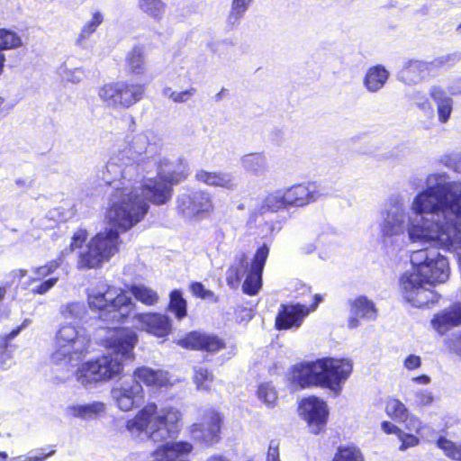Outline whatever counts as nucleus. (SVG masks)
I'll return each mask as SVG.
<instances>
[{
	"instance_id": "bf43d9fd",
	"label": "nucleus",
	"mask_w": 461,
	"mask_h": 461,
	"mask_svg": "<svg viewBox=\"0 0 461 461\" xmlns=\"http://www.w3.org/2000/svg\"><path fill=\"white\" fill-rule=\"evenodd\" d=\"M267 461H280L278 446L275 441H271L269 444Z\"/></svg>"
},
{
	"instance_id": "0e129e2a",
	"label": "nucleus",
	"mask_w": 461,
	"mask_h": 461,
	"mask_svg": "<svg viewBox=\"0 0 461 461\" xmlns=\"http://www.w3.org/2000/svg\"><path fill=\"white\" fill-rule=\"evenodd\" d=\"M32 323V321L30 319H25L22 324L20 326H18L17 328L14 329L11 332H10V338H15L16 336L19 335V333L24 330L25 328H27L30 324Z\"/></svg>"
},
{
	"instance_id": "4d7b16f0",
	"label": "nucleus",
	"mask_w": 461,
	"mask_h": 461,
	"mask_svg": "<svg viewBox=\"0 0 461 461\" xmlns=\"http://www.w3.org/2000/svg\"><path fill=\"white\" fill-rule=\"evenodd\" d=\"M421 366V358L420 357L411 354L406 357L403 361V366L409 371L416 370Z\"/></svg>"
},
{
	"instance_id": "4be33fe9",
	"label": "nucleus",
	"mask_w": 461,
	"mask_h": 461,
	"mask_svg": "<svg viewBox=\"0 0 461 461\" xmlns=\"http://www.w3.org/2000/svg\"><path fill=\"white\" fill-rule=\"evenodd\" d=\"M431 325L440 335L461 325V303H455L435 314L431 320Z\"/></svg>"
},
{
	"instance_id": "20e7f679",
	"label": "nucleus",
	"mask_w": 461,
	"mask_h": 461,
	"mask_svg": "<svg viewBox=\"0 0 461 461\" xmlns=\"http://www.w3.org/2000/svg\"><path fill=\"white\" fill-rule=\"evenodd\" d=\"M181 412L175 407L158 409L157 404L148 403L134 418L127 420L126 429L132 437L162 442L174 438L180 429Z\"/></svg>"
},
{
	"instance_id": "1a4fd4ad",
	"label": "nucleus",
	"mask_w": 461,
	"mask_h": 461,
	"mask_svg": "<svg viewBox=\"0 0 461 461\" xmlns=\"http://www.w3.org/2000/svg\"><path fill=\"white\" fill-rule=\"evenodd\" d=\"M268 254L269 248L267 244H263L257 249L251 262L249 261L245 253H238L229 269L228 281L230 278L240 281L245 277L242 285L243 293L250 296L256 295L262 286V273Z\"/></svg>"
},
{
	"instance_id": "bb28decb",
	"label": "nucleus",
	"mask_w": 461,
	"mask_h": 461,
	"mask_svg": "<svg viewBox=\"0 0 461 461\" xmlns=\"http://www.w3.org/2000/svg\"><path fill=\"white\" fill-rule=\"evenodd\" d=\"M131 379L139 381L140 384L142 382L147 385L158 387L167 386L170 383L167 372L163 370H154L147 366H141L135 369Z\"/></svg>"
},
{
	"instance_id": "6e6552de",
	"label": "nucleus",
	"mask_w": 461,
	"mask_h": 461,
	"mask_svg": "<svg viewBox=\"0 0 461 461\" xmlns=\"http://www.w3.org/2000/svg\"><path fill=\"white\" fill-rule=\"evenodd\" d=\"M90 338L86 330L72 324L62 325L56 334V349L50 359L55 366H75L87 352Z\"/></svg>"
},
{
	"instance_id": "2f4dec72",
	"label": "nucleus",
	"mask_w": 461,
	"mask_h": 461,
	"mask_svg": "<svg viewBox=\"0 0 461 461\" xmlns=\"http://www.w3.org/2000/svg\"><path fill=\"white\" fill-rule=\"evenodd\" d=\"M67 255L68 250H62L57 259L50 260L44 266L32 268V271L34 276L30 279V285L40 282L53 274L60 267Z\"/></svg>"
},
{
	"instance_id": "58836bf2",
	"label": "nucleus",
	"mask_w": 461,
	"mask_h": 461,
	"mask_svg": "<svg viewBox=\"0 0 461 461\" xmlns=\"http://www.w3.org/2000/svg\"><path fill=\"white\" fill-rule=\"evenodd\" d=\"M252 0H231L230 10L227 18L228 24L234 26L240 23L248 11Z\"/></svg>"
},
{
	"instance_id": "423d86ee",
	"label": "nucleus",
	"mask_w": 461,
	"mask_h": 461,
	"mask_svg": "<svg viewBox=\"0 0 461 461\" xmlns=\"http://www.w3.org/2000/svg\"><path fill=\"white\" fill-rule=\"evenodd\" d=\"M113 228H106L93 237L87 245L83 248V244L87 239V231L80 229L77 230L71 240V243L68 250V254L73 252L77 249L81 250L78 252L77 267L79 270H87L97 268L104 262H107L119 251L120 236L119 231L125 232L118 226L112 223ZM128 230H126L127 231Z\"/></svg>"
},
{
	"instance_id": "2eb2a0df",
	"label": "nucleus",
	"mask_w": 461,
	"mask_h": 461,
	"mask_svg": "<svg viewBox=\"0 0 461 461\" xmlns=\"http://www.w3.org/2000/svg\"><path fill=\"white\" fill-rule=\"evenodd\" d=\"M176 209L185 218L192 219L212 209L208 193L201 190H187L176 198Z\"/></svg>"
},
{
	"instance_id": "5701e85b",
	"label": "nucleus",
	"mask_w": 461,
	"mask_h": 461,
	"mask_svg": "<svg viewBox=\"0 0 461 461\" xmlns=\"http://www.w3.org/2000/svg\"><path fill=\"white\" fill-rule=\"evenodd\" d=\"M429 96L436 105L438 122L446 124L449 122L454 111V100L440 86H431L429 90Z\"/></svg>"
},
{
	"instance_id": "b1692460",
	"label": "nucleus",
	"mask_w": 461,
	"mask_h": 461,
	"mask_svg": "<svg viewBox=\"0 0 461 461\" xmlns=\"http://www.w3.org/2000/svg\"><path fill=\"white\" fill-rule=\"evenodd\" d=\"M284 191L288 206H304L316 201L320 196L313 184L294 185L289 188L284 189Z\"/></svg>"
},
{
	"instance_id": "603ef678",
	"label": "nucleus",
	"mask_w": 461,
	"mask_h": 461,
	"mask_svg": "<svg viewBox=\"0 0 461 461\" xmlns=\"http://www.w3.org/2000/svg\"><path fill=\"white\" fill-rule=\"evenodd\" d=\"M61 76L64 80L74 84L81 82L86 77L84 70L79 68L74 69L65 68Z\"/></svg>"
},
{
	"instance_id": "9d476101",
	"label": "nucleus",
	"mask_w": 461,
	"mask_h": 461,
	"mask_svg": "<svg viewBox=\"0 0 461 461\" xmlns=\"http://www.w3.org/2000/svg\"><path fill=\"white\" fill-rule=\"evenodd\" d=\"M412 270L403 275H415L429 285L445 283L449 276V266L446 257L436 249H422L411 254Z\"/></svg>"
},
{
	"instance_id": "cd10ccee",
	"label": "nucleus",
	"mask_w": 461,
	"mask_h": 461,
	"mask_svg": "<svg viewBox=\"0 0 461 461\" xmlns=\"http://www.w3.org/2000/svg\"><path fill=\"white\" fill-rule=\"evenodd\" d=\"M389 77L388 70L382 65L371 67L366 71L363 84L370 93H376L384 87Z\"/></svg>"
},
{
	"instance_id": "c756f323",
	"label": "nucleus",
	"mask_w": 461,
	"mask_h": 461,
	"mask_svg": "<svg viewBox=\"0 0 461 461\" xmlns=\"http://www.w3.org/2000/svg\"><path fill=\"white\" fill-rule=\"evenodd\" d=\"M126 67L130 73L140 76L146 71L144 50L140 46H134L126 56Z\"/></svg>"
},
{
	"instance_id": "0eeeda50",
	"label": "nucleus",
	"mask_w": 461,
	"mask_h": 461,
	"mask_svg": "<svg viewBox=\"0 0 461 461\" xmlns=\"http://www.w3.org/2000/svg\"><path fill=\"white\" fill-rule=\"evenodd\" d=\"M87 301L90 309L99 312V318L107 324L123 323L136 307L126 293L104 282L88 289Z\"/></svg>"
},
{
	"instance_id": "c85d7f7f",
	"label": "nucleus",
	"mask_w": 461,
	"mask_h": 461,
	"mask_svg": "<svg viewBox=\"0 0 461 461\" xmlns=\"http://www.w3.org/2000/svg\"><path fill=\"white\" fill-rule=\"evenodd\" d=\"M240 163L247 172L255 176H261L268 170L267 158L263 153L246 154Z\"/></svg>"
},
{
	"instance_id": "680f3d73",
	"label": "nucleus",
	"mask_w": 461,
	"mask_h": 461,
	"mask_svg": "<svg viewBox=\"0 0 461 461\" xmlns=\"http://www.w3.org/2000/svg\"><path fill=\"white\" fill-rule=\"evenodd\" d=\"M190 289H191L192 294L194 296L201 298V299L203 298V294L207 291V289L204 287V285L200 282L192 283L190 285Z\"/></svg>"
},
{
	"instance_id": "f257e3e1",
	"label": "nucleus",
	"mask_w": 461,
	"mask_h": 461,
	"mask_svg": "<svg viewBox=\"0 0 461 461\" xmlns=\"http://www.w3.org/2000/svg\"><path fill=\"white\" fill-rule=\"evenodd\" d=\"M153 132L147 131L135 135L130 145L114 152L109 158L104 173L106 183L108 206L106 218L122 230H130L143 220L149 205L140 198L138 185L144 175L151 171L152 158L158 151L156 144L150 143Z\"/></svg>"
},
{
	"instance_id": "79ce46f5",
	"label": "nucleus",
	"mask_w": 461,
	"mask_h": 461,
	"mask_svg": "<svg viewBox=\"0 0 461 461\" xmlns=\"http://www.w3.org/2000/svg\"><path fill=\"white\" fill-rule=\"evenodd\" d=\"M437 447L440 448L447 457L461 461V441L454 442L445 437H439L437 440Z\"/></svg>"
},
{
	"instance_id": "4c0bfd02",
	"label": "nucleus",
	"mask_w": 461,
	"mask_h": 461,
	"mask_svg": "<svg viewBox=\"0 0 461 461\" xmlns=\"http://www.w3.org/2000/svg\"><path fill=\"white\" fill-rule=\"evenodd\" d=\"M193 379L197 390L209 391L214 380V375L206 367L197 366L194 367Z\"/></svg>"
},
{
	"instance_id": "052dcab7",
	"label": "nucleus",
	"mask_w": 461,
	"mask_h": 461,
	"mask_svg": "<svg viewBox=\"0 0 461 461\" xmlns=\"http://www.w3.org/2000/svg\"><path fill=\"white\" fill-rule=\"evenodd\" d=\"M448 95H461V77L453 80L447 86Z\"/></svg>"
},
{
	"instance_id": "de8ad7c7",
	"label": "nucleus",
	"mask_w": 461,
	"mask_h": 461,
	"mask_svg": "<svg viewBox=\"0 0 461 461\" xmlns=\"http://www.w3.org/2000/svg\"><path fill=\"white\" fill-rule=\"evenodd\" d=\"M332 461H364L360 451L354 447H342L338 449Z\"/></svg>"
},
{
	"instance_id": "c9c22d12",
	"label": "nucleus",
	"mask_w": 461,
	"mask_h": 461,
	"mask_svg": "<svg viewBox=\"0 0 461 461\" xmlns=\"http://www.w3.org/2000/svg\"><path fill=\"white\" fill-rule=\"evenodd\" d=\"M187 303L179 290H173L169 294L168 311L174 313L177 320H182L187 314Z\"/></svg>"
},
{
	"instance_id": "aec40b11",
	"label": "nucleus",
	"mask_w": 461,
	"mask_h": 461,
	"mask_svg": "<svg viewBox=\"0 0 461 461\" xmlns=\"http://www.w3.org/2000/svg\"><path fill=\"white\" fill-rule=\"evenodd\" d=\"M432 72L429 61L407 59L398 71L397 79L407 86H413L425 80Z\"/></svg>"
},
{
	"instance_id": "7c9ffc66",
	"label": "nucleus",
	"mask_w": 461,
	"mask_h": 461,
	"mask_svg": "<svg viewBox=\"0 0 461 461\" xmlns=\"http://www.w3.org/2000/svg\"><path fill=\"white\" fill-rule=\"evenodd\" d=\"M129 291L138 302L146 306H153L159 300L157 291L142 284L131 285Z\"/></svg>"
},
{
	"instance_id": "e2e57ef3",
	"label": "nucleus",
	"mask_w": 461,
	"mask_h": 461,
	"mask_svg": "<svg viewBox=\"0 0 461 461\" xmlns=\"http://www.w3.org/2000/svg\"><path fill=\"white\" fill-rule=\"evenodd\" d=\"M381 427H382V429L386 433V434H395L397 435V437H399L400 433L402 432V429L397 427L396 425H394L393 423L390 422V421H383L382 424H381Z\"/></svg>"
},
{
	"instance_id": "a18cd8bd",
	"label": "nucleus",
	"mask_w": 461,
	"mask_h": 461,
	"mask_svg": "<svg viewBox=\"0 0 461 461\" xmlns=\"http://www.w3.org/2000/svg\"><path fill=\"white\" fill-rule=\"evenodd\" d=\"M461 60V52L455 51L447 55L439 56L429 61L433 71L438 68H449Z\"/></svg>"
},
{
	"instance_id": "ea45409f",
	"label": "nucleus",
	"mask_w": 461,
	"mask_h": 461,
	"mask_svg": "<svg viewBox=\"0 0 461 461\" xmlns=\"http://www.w3.org/2000/svg\"><path fill=\"white\" fill-rule=\"evenodd\" d=\"M385 411L393 420L402 422L407 419L409 410L400 400L391 398L386 402Z\"/></svg>"
},
{
	"instance_id": "338daca9",
	"label": "nucleus",
	"mask_w": 461,
	"mask_h": 461,
	"mask_svg": "<svg viewBox=\"0 0 461 461\" xmlns=\"http://www.w3.org/2000/svg\"><path fill=\"white\" fill-rule=\"evenodd\" d=\"M12 106H9L6 99L4 96L0 95V114L7 113Z\"/></svg>"
},
{
	"instance_id": "8fccbe9b",
	"label": "nucleus",
	"mask_w": 461,
	"mask_h": 461,
	"mask_svg": "<svg viewBox=\"0 0 461 461\" xmlns=\"http://www.w3.org/2000/svg\"><path fill=\"white\" fill-rule=\"evenodd\" d=\"M438 162L446 167L461 174V153L444 154L439 158Z\"/></svg>"
},
{
	"instance_id": "864d4df0",
	"label": "nucleus",
	"mask_w": 461,
	"mask_h": 461,
	"mask_svg": "<svg viewBox=\"0 0 461 461\" xmlns=\"http://www.w3.org/2000/svg\"><path fill=\"white\" fill-rule=\"evenodd\" d=\"M398 438L401 441V445L399 447L401 451H404L410 447H416L420 443V439L416 436L413 434L405 433L402 430L400 433Z\"/></svg>"
},
{
	"instance_id": "dca6fc26",
	"label": "nucleus",
	"mask_w": 461,
	"mask_h": 461,
	"mask_svg": "<svg viewBox=\"0 0 461 461\" xmlns=\"http://www.w3.org/2000/svg\"><path fill=\"white\" fill-rule=\"evenodd\" d=\"M299 412L313 434H319L327 423V404L316 396L303 399L299 404Z\"/></svg>"
},
{
	"instance_id": "39448f33",
	"label": "nucleus",
	"mask_w": 461,
	"mask_h": 461,
	"mask_svg": "<svg viewBox=\"0 0 461 461\" xmlns=\"http://www.w3.org/2000/svg\"><path fill=\"white\" fill-rule=\"evenodd\" d=\"M152 167L157 172L156 177L143 176L138 185L140 198L147 203L151 202L160 205L167 203L172 196V185H176L187 178L190 174L189 167L185 159L177 158H152Z\"/></svg>"
},
{
	"instance_id": "5fc2aeb1",
	"label": "nucleus",
	"mask_w": 461,
	"mask_h": 461,
	"mask_svg": "<svg viewBox=\"0 0 461 461\" xmlns=\"http://www.w3.org/2000/svg\"><path fill=\"white\" fill-rule=\"evenodd\" d=\"M402 422L405 423L407 429L417 433H419L422 428L421 420L417 416L410 413V411L408 412L407 419L403 420Z\"/></svg>"
},
{
	"instance_id": "f704fd0d",
	"label": "nucleus",
	"mask_w": 461,
	"mask_h": 461,
	"mask_svg": "<svg viewBox=\"0 0 461 461\" xmlns=\"http://www.w3.org/2000/svg\"><path fill=\"white\" fill-rule=\"evenodd\" d=\"M59 312L66 320L82 321L86 315L87 310L83 302H71L61 305Z\"/></svg>"
},
{
	"instance_id": "69168bd1",
	"label": "nucleus",
	"mask_w": 461,
	"mask_h": 461,
	"mask_svg": "<svg viewBox=\"0 0 461 461\" xmlns=\"http://www.w3.org/2000/svg\"><path fill=\"white\" fill-rule=\"evenodd\" d=\"M411 381L419 384H428L430 383V377L427 375H421L412 377Z\"/></svg>"
},
{
	"instance_id": "ddd939ff",
	"label": "nucleus",
	"mask_w": 461,
	"mask_h": 461,
	"mask_svg": "<svg viewBox=\"0 0 461 461\" xmlns=\"http://www.w3.org/2000/svg\"><path fill=\"white\" fill-rule=\"evenodd\" d=\"M402 297L412 306L421 308L438 303L439 296L427 288L415 275H402L400 280Z\"/></svg>"
},
{
	"instance_id": "3c124183",
	"label": "nucleus",
	"mask_w": 461,
	"mask_h": 461,
	"mask_svg": "<svg viewBox=\"0 0 461 461\" xmlns=\"http://www.w3.org/2000/svg\"><path fill=\"white\" fill-rule=\"evenodd\" d=\"M59 277H50L47 280L37 282L35 284L30 285V282L28 283V285L32 286L31 292L33 294H46L50 289H52L55 285L58 283Z\"/></svg>"
},
{
	"instance_id": "7ed1b4c3",
	"label": "nucleus",
	"mask_w": 461,
	"mask_h": 461,
	"mask_svg": "<svg viewBox=\"0 0 461 461\" xmlns=\"http://www.w3.org/2000/svg\"><path fill=\"white\" fill-rule=\"evenodd\" d=\"M352 370L353 365L349 359L322 357L294 365L291 380L301 388L321 386L339 393Z\"/></svg>"
},
{
	"instance_id": "13d9d810",
	"label": "nucleus",
	"mask_w": 461,
	"mask_h": 461,
	"mask_svg": "<svg viewBox=\"0 0 461 461\" xmlns=\"http://www.w3.org/2000/svg\"><path fill=\"white\" fill-rule=\"evenodd\" d=\"M448 348L461 357V334H453L447 340Z\"/></svg>"
},
{
	"instance_id": "c03bdc74",
	"label": "nucleus",
	"mask_w": 461,
	"mask_h": 461,
	"mask_svg": "<svg viewBox=\"0 0 461 461\" xmlns=\"http://www.w3.org/2000/svg\"><path fill=\"white\" fill-rule=\"evenodd\" d=\"M406 401H413L417 406H428L433 402L434 397L428 389H417L406 393Z\"/></svg>"
},
{
	"instance_id": "e433bc0d",
	"label": "nucleus",
	"mask_w": 461,
	"mask_h": 461,
	"mask_svg": "<svg viewBox=\"0 0 461 461\" xmlns=\"http://www.w3.org/2000/svg\"><path fill=\"white\" fill-rule=\"evenodd\" d=\"M104 22V15L101 12L93 13L91 20L86 22L81 29L77 43L80 46L96 31L97 27Z\"/></svg>"
},
{
	"instance_id": "49530a36",
	"label": "nucleus",
	"mask_w": 461,
	"mask_h": 461,
	"mask_svg": "<svg viewBox=\"0 0 461 461\" xmlns=\"http://www.w3.org/2000/svg\"><path fill=\"white\" fill-rule=\"evenodd\" d=\"M258 397L268 407H272L276 402L277 393L275 387L271 384L265 383L258 386Z\"/></svg>"
},
{
	"instance_id": "6e6d98bb",
	"label": "nucleus",
	"mask_w": 461,
	"mask_h": 461,
	"mask_svg": "<svg viewBox=\"0 0 461 461\" xmlns=\"http://www.w3.org/2000/svg\"><path fill=\"white\" fill-rule=\"evenodd\" d=\"M197 90L195 87H190L188 89H185L184 91L177 92L176 91L174 103L176 104H184L188 102L195 94Z\"/></svg>"
},
{
	"instance_id": "37998d69",
	"label": "nucleus",
	"mask_w": 461,
	"mask_h": 461,
	"mask_svg": "<svg viewBox=\"0 0 461 461\" xmlns=\"http://www.w3.org/2000/svg\"><path fill=\"white\" fill-rule=\"evenodd\" d=\"M408 100L412 101L415 106L423 113H432L433 108L427 95L420 90H413L406 94Z\"/></svg>"
},
{
	"instance_id": "9b49d317",
	"label": "nucleus",
	"mask_w": 461,
	"mask_h": 461,
	"mask_svg": "<svg viewBox=\"0 0 461 461\" xmlns=\"http://www.w3.org/2000/svg\"><path fill=\"white\" fill-rule=\"evenodd\" d=\"M145 86L131 80H121L104 84L98 89L103 104L111 109H128L139 103L144 95Z\"/></svg>"
},
{
	"instance_id": "a211bd4d",
	"label": "nucleus",
	"mask_w": 461,
	"mask_h": 461,
	"mask_svg": "<svg viewBox=\"0 0 461 461\" xmlns=\"http://www.w3.org/2000/svg\"><path fill=\"white\" fill-rule=\"evenodd\" d=\"M133 326L158 338L167 336L172 330L171 319L158 312L135 313L132 316Z\"/></svg>"
},
{
	"instance_id": "72a5a7b5",
	"label": "nucleus",
	"mask_w": 461,
	"mask_h": 461,
	"mask_svg": "<svg viewBox=\"0 0 461 461\" xmlns=\"http://www.w3.org/2000/svg\"><path fill=\"white\" fill-rule=\"evenodd\" d=\"M288 207L286 203V197L284 189L276 190L269 194L263 201L261 207L262 212L267 211L277 212L280 209Z\"/></svg>"
},
{
	"instance_id": "393cba45",
	"label": "nucleus",
	"mask_w": 461,
	"mask_h": 461,
	"mask_svg": "<svg viewBox=\"0 0 461 461\" xmlns=\"http://www.w3.org/2000/svg\"><path fill=\"white\" fill-rule=\"evenodd\" d=\"M105 411L106 405L103 402L95 401L85 404H69L65 409V414L68 417L89 420L96 419Z\"/></svg>"
},
{
	"instance_id": "6ab92c4d",
	"label": "nucleus",
	"mask_w": 461,
	"mask_h": 461,
	"mask_svg": "<svg viewBox=\"0 0 461 461\" xmlns=\"http://www.w3.org/2000/svg\"><path fill=\"white\" fill-rule=\"evenodd\" d=\"M348 306V327L349 329L359 327L361 321H372L377 317L378 311L375 303L366 296L360 295L354 300H349Z\"/></svg>"
},
{
	"instance_id": "a19ab883",
	"label": "nucleus",
	"mask_w": 461,
	"mask_h": 461,
	"mask_svg": "<svg viewBox=\"0 0 461 461\" xmlns=\"http://www.w3.org/2000/svg\"><path fill=\"white\" fill-rule=\"evenodd\" d=\"M139 6L143 13L155 20H160L166 9V5L161 0H139Z\"/></svg>"
},
{
	"instance_id": "f3484780",
	"label": "nucleus",
	"mask_w": 461,
	"mask_h": 461,
	"mask_svg": "<svg viewBox=\"0 0 461 461\" xmlns=\"http://www.w3.org/2000/svg\"><path fill=\"white\" fill-rule=\"evenodd\" d=\"M113 400L122 411H129L141 404L144 399L142 385L135 379H126L111 391Z\"/></svg>"
},
{
	"instance_id": "4468645a",
	"label": "nucleus",
	"mask_w": 461,
	"mask_h": 461,
	"mask_svg": "<svg viewBox=\"0 0 461 461\" xmlns=\"http://www.w3.org/2000/svg\"><path fill=\"white\" fill-rule=\"evenodd\" d=\"M313 300L314 302L310 307L301 303L281 304L275 321L276 330H282L301 327L304 318L322 302V296L316 294L313 295Z\"/></svg>"
},
{
	"instance_id": "09e8293b",
	"label": "nucleus",
	"mask_w": 461,
	"mask_h": 461,
	"mask_svg": "<svg viewBox=\"0 0 461 461\" xmlns=\"http://www.w3.org/2000/svg\"><path fill=\"white\" fill-rule=\"evenodd\" d=\"M14 338H10V332L0 337V358L2 368L6 369L11 366V354L9 351L10 341Z\"/></svg>"
},
{
	"instance_id": "774afa93",
	"label": "nucleus",
	"mask_w": 461,
	"mask_h": 461,
	"mask_svg": "<svg viewBox=\"0 0 461 461\" xmlns=\"http://www.w3.org/2000/svg\"><path fill=\"white\" fill-rule=\"evenodd\" d=\"M203 300H209L212 303H217L218 302V297L215 295V294L211 291V290H208L205 292V294H203Z\"/></svg>"
},
{
	"instance_id": "473e14b6",
	"label": "nucleus",
	"mask_w": 461,
	"mask_h": 461,
	"mask_svg": "<svg viewBox=\"0 0 461 461\" xmlns=\"http://www.w3.org/2000/svg\"><path fill=\"white\" fill-rule=\"evenodd\" d=\"M23 46L21 35L7 28H0V51L14 50Z\"/></svg>"
},
{
	"instance_id": "412c9836",
	"label": "nucleus",
	"mask_w": 461,
	"mask_h": 461,
	"mask_svg": "<svg viewBox=\"0 0 461 461\" xmlns=\"http://www.w3.org/2000/svg\"><path fill=\"white\" fill-rule=\"evenodd\" d=\"M178 344L185 348L200 349L210 353H215L225 348L222 339L215 335L192 331L186 337L180 339Z\"/></svg>"
},
{
	"instance_id": "f03ea898",
	"label": "nucleus",
	"mask_w": 461,
	"mask_h": 461,
	"mask_svg": "<svg viewBox=\"0 0 461 461\" xmlns=\"http://www.w3.org/2000/svg\"><path fill=\"white\" fill-rule=\"evenodd\" d=\"M137 341L135 331L114 328L113 333L106 339L107 348L112 352L83 363L76 372L77 381L85 387L92 388L98 383L117 377L123 369L122 360L133 358L132 351Z\"/></svg>"
},
{
	"instance_id": "a878e982",
	"label": "nucleus",
	"mask_w": 461,
	"mask_h": 461,
	"mask_svg": "<svg viewBox=\"0 0 461 461\" xmlns=\"http://www.w3.org/2000/svg\"><path fill=\"white\" fill-rule=\"evenodd\" d=\"M195 177L198 181L208 185L219 186L229 190L237 187V181L234 176L228 172H207L200 170L196 173Z\"/></svg>"
},
{
	"instance_id": "f8f14e48",
	"label": "nucleus",
	"mask_w": 461,
	"mask_h": 461,
	"mask_svg": "<svg viewBox=\"0 0 461 461\" xmlns=\"http://www.w3.org/2000/svg\"><path fill=\"white\" fill-rule=\"evenodd\" d=\"M223 416L219 411L209 409L203 412L202 421L190 427V434L194 440L211 447L221 439V429Z\"/></svg>"
}]
</instances>
